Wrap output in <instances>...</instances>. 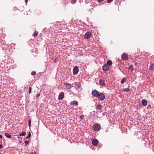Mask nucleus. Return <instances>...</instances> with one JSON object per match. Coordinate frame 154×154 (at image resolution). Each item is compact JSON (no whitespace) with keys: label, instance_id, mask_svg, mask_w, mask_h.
I'll use <instances>...</instances> for the list:
<instances>
[{"label":"nucleus","instance_id":"f257e3e1","mask_svg":"<svg viewBox=\"0 0 154 154\" xmlns=\"http://www.w3.org/2000/svg\"><path fill=\"white\" fill-rule=\"evenodd\" d=\"M100 125L98 124L94 125L93 126V128L96 131H99L100 129Z\"/></svg>","mask_w":154,"mask_h":154},{"label":"nucleus","instance_id":"f03ea898","mask_svg":"<svg viewBox=\"0 0 154 154\" xmlns=\"http://www.w3.org/2000/svg\"><path fill=\"white\" fill-rule=\"evenodd\" d=\"M79 71V69L77 66H75L73 69V73L74 75H75L77 74Z\"/></svg>","mask_w":154,"mask_h":154},{"label":"nucleus","instance_id":"7ed1b4c3","mask_svg":"<svg viewBox=\"0 0 154 154\" xmlns=\"http://www.w3.org/2000/svg\"><path fill=\"white\" fill-rule=\"evenodd\" d=\"M98 96L97 97L98 98L101 100H103L105 99V96L102 93H99Z\"/></svg>","mask_w":154,"mask_h":154},{"label":"nucleus","instance_id":"20e7f679","mask_svg":"<svg viewBox=\"0 0 154 154\" xmlns=\"http://www.w3.org/2000/svg\"><path fill=\"white\" fill-rule=\"evenodd\" d=\"M91 36V32H87L85 35V38L87 39H88Z\"/></svg>","mask_w":154,"mask_h":154},{"label":"nucleus","instance_id":"39448f33","mask_svg":"<svg viewBox=\"0 0 154 154\" xmlns=\"http://www.w3.org/2000/svg\"><path fill=\"white\" fill-rule=\"evenodd\" d=\"M99 92L95 90L92 91V94L95 97H97L98 96Z\"/></svg>","mask_w":154,"mask_h":154},{"label":"nucleus","instance_id":"423d86ee","mask_svg":"<svg viewBox=\"0 0 154 154\" xmlns=\"http://www.w3.org/2000/svg\"><path fill=\"white\" fill-rule=\"evenodd\" d=\"M122 59L124 60H126L128 59L127 54L125 53L122 54Z\"/></svg>","mask_w":154,"mask_h":154},{"label":"nucleus","instance_id":"0eeeda50","mask_svg":"<svg viewBox=\"0 0 154 154\" xmlns=\"http://www.w3.org/2000/svg\"><path fill=\"white\" fill-rule=\"evenodd\" d=\"M64 94L63 92H61L59 95L58 99L59 100H61L64 97Z\"/></svg>","mask_w":154,"mask_h":154},{"label":"nucleus","instance_id":"6e6552de","mask_svg":"<svg viewBox=\"0 0 154 154\" xmlns=\"http://www.w3.org/2000/svg\"><path fill=\"white\" fill-rule=\"evenodd\" d=\"M109 69V66L106 64H104L103 67V69L104 71H107Z\"/></svg>","mask_w":154,"mask_h":154},{"label":"nucleus","instance_id":"1a4fd4ad","mask_svg":"<svg viewBox=\"0 0 154 154\" xmlns=\"http://www.w3.org/2000/svg\"><path fill=\"white\" fill-rule=\"evenodd\" d=\"M99 85L101 86H104L105 85V81L103 79H100L99 81Z\"/></svg>","mask_w":154,"mask_h":154},{"label":"nucleus","instance_id":"9d476101","mask_svg":"<svg viewBox=\"0 0 154 154\" xmlns=\"http://www.w3.org/2000/svg\"><path fill=\"white\" fill-rule=\"evenodd\" d=\"M92 144L94 146H96L98 144V140L96 139H93L92 140Z\"/></svg>","mask_w":154,"mask_h":154},{"label":"nucleus","instance_id":"9b49d317","mask_svg":"<svg viewBox=\"0 0 154 154\" xmlns=\"http://www.w3.org/2000/svg\"><path fill=\"white\" fill-rule=\"evenodd\" d=\"M70 104L72 105H74L75 106H78V102L76 100L71 102Z\"/></svg>","mask_w":154,"mask_h":154},{"label":"nucleus","instance_id":"f8f14e48","mask_svg":"<svg viewBox=\"0 0 154 154\" xmlns=\"http://www.w3.org/2000/svg\"><path fill=\"white\" fill-rule=\"evenodd\" d=\"M66 86V87L68 89H70L72 87V85L71 84H69L68 83H66L64 84Z\"/></svg>","mask_w":154,"mask_h":154},{"label":"nucleus","instance_id":"ddd939ff","mask_svg":"<svg viewBox=\"0 0 154 154\" xmlns=\"http://www.w3.org/2000/svg\"><path fill=\"white\" fill-rule=\"evenodd\" d=\"M147 102L146 100L145 99L143 100L142 101V104L143 105L146 106L147 105Z\"/></svg>","mask_w":154,"mask_h":154},{"label":"nucleus","instance_id":"4468645a","mask_svg":"<svg viewBox=\"0 0 154 154\" xmlns=\"http://www.w3.org/2000/svg\"><path fill=\"white\" fill-rule=\"evenodd\" d=\"M149 69L152 70H153L154 69V65L153 64H151L149 66Z\"/></svg>","mask_w":154,"mask_h":154},{"label":"nucleus","instance_id":"2eb2a0df","mask_svg":"<svg viewBox=\"0 0 154 154\" xmlns=\"http://www.w3.org/2000/svg\"><path fill=\"white\" fill-rule=\"evenodd\" d=\"M5 135L8 138H11V136L7 133H5Z\"/></svg>","mask_w":154,"mask_h":154},{"label":"nucleus","instance_id":"dca6fc26","mask_svg":"<svg viewBox=\"0 0 154 154\" xmlns=\"http://www.w3.org/2000/svg\"><path fill=\"white\" fill-rule=\"evenodd\" d=\"M102 109V106L100 104H98L97 107L96 109L98 110H100Z\"/></svg>","mask_w":154,"mask_h":154},{"label":"nucleus","instance_id":"f3484780","mask_svg":"<svg viewBox=\"0 0 154 154\" xmlns=\"http://www.w3.org/2000/svg\"><path fill=\"white\" fill-rule=\"evenodd\" d=\"M76 86L79 89H80L81 87V85L78 82L76 83Z\"/></svg>","mask_w":154,"mask_h":154},{"label":"nucleus","instance_id":"a211bd4d","mask_svg":"<svg viewBox=\"0 0 154 154\" xmlns=\"http://www.w3.org/2000/svg\"><path fill=\"white\" fill-rule=\"evenodd\" d=\"M112 64V61L111 60H109L107 62V65L109 66Z\"/></svg>","mask_w":154,"mask_h":154},{"label":"nucleus","instance_id":"6ab92c4d","mask_svg":"<svg viewBox=\"0 0 154 154\" xmlns=\"http://www.w3.org/2000/svg\"><path fill=\"white\" fill-rule=\"evenodd\" d=\"M31 133L30 132L28 133V136L26 137V139L29 138L31 137Z\"/></svg>","mask_w":154,"mask_h":154},{"label":"nucleus","instance_id":"aec40b11","mask_svg":"<svg viewBox=\"0 0 154 154\" xmlns=\"http://www.w3.org/2000/svg\"><path fill=\"white\" fill-rule=\"evenodd\" d=\"M125 78H123L121 80V83L122 84L124 83L125 82Z\"/></svg>","mask_w":154,"mask_h":154},{"label":"nucleus","instance_id":"412c9836","mask_svg":"<svg viewBox=\"0 0 154 154\" xmlns=\"http://www.w3.org/2000/svg\"><path fill=\"white\" fill-rule=\"evenodd\" d=\"M130 90V89L128 88H125L123 89V91L125 92H128Z\"/></svg>","mask_w":154,"mask_h":154},{"label":"nucleus","instance_id":"4be33fe9","mask_svg":"<svg viewBox=\"0 0 154 154\" xmlns=\"http://www.w3.org/2000/svg\"><path fill=\"white\" fill-rule=\"evenodd\" d=\"M26 133L25 132H23L21 134H20V136H24L26 135Z\"/></svg>","mask_w":154,"mask_h":154},{"label":"nucleus","instance_id":"5701e85b","mask_svg":"<svg viewBox=\"0 0 154 154\" xmlns=\"http://www.w3.org/2000/svg\"><path fill=\"white\" fill-rule=\"evenodd\" d=\"M31 119H29L28 122V124L29 126V127H31Z\"/></svg>","mask_w":154,"mask_h":154},{"label":"nucleus","instance_id":"b1692460","mask_svg":"<svg viewBox=\"0 0 154 154\" xmlns=\"http://www.w3.org/2000/svg\"><path fill=\"white\" fill-rule=\"evenodd\" d=\"M38 33L37 32H35L34 33V36H36L38 35Z\"/></svg>","mask_w":154,"mask_h":154},{"label":"nucleus","instance_id":"393cba45","mask_svg":"<svg viewBox=\"0 0 154 154\" xmlns=\"http://www.w3.org/2000/svg\"><path fill=\"white\" fill-rule=\"evenodd\" d=\"M32 90V88L31 87H29V94L31 93Z\"/></svg>","mask_w":154,"mask_h":154},{"label":"nucleus","instance_id":"a878e982","mask_svg":"<svg viewBox=\"0 0 154 154\" xmlns=\"http://www.w3.org/2000/svg\"><path fill=\"white\" fill-rule=\"evenodd\" d=\"M76 0H71V3L72 4L75 3L76 2Z\"/></svg>","mask_w":154,"mask_h":154},{"label":"nucleus","instance_id":"bb28decb","mask_svg":"<svg viewBox=\"0 0 154 154\" xmlns=\"http://www.w3.org/2000/svg\"><path fill=\"white\" fill-rule=\"evenodd\" d=\"M29 141H27V140H26V141H25V145H27L28 144H29Z\"/></svg>","mask_w":154,"mask_h":154},{"label":"nucleus","instance_id":"cd10ccee","mask_svg":"<svg viewBox=\"0 0 154 154\" xmlns=\"http://www.w3.org/2000/svg\"><path fill=\"white\" fill-rule=\"evenodd\" d=\"M31 75H35L36 74V72H35L33 71L31 72Z\"/></svg>","mask_w":154,"mask_h":154},{"label":"nucleus","instance_id":"c85d7f7f","mask_svg":"<svg viewBox=\"0 0 154 154\" xmlns=\"http://www.w3.org/2000/svg\"><path fill=\"white\" fill-rule=\"evenodd\" d=\"M113 0H107V3H109L111 2H112Z\"/></svg>","mask_w":154,"mask_h":154},{"label":"nucleus","instance_id":"c756f323","mask_svg":"<svg viewBox=\"0 0 154 154\" xmlns=\"http://www.w3.org/2000/svg\"><path fill=\"white\" fill-rule=\"evenodd\" d=\"M40 96V93H38L36 95L37 97H38Z\"/></svg>","mask_w":154,"mask_h":154},{"label":"nucleus","instance_id":"7c9ffc66","mask_svg":"<svg viewBox=\"0 0 154 154\" xmlns=\"http://www.w3.org/2000/svg\"><path fill=\"white\" fill-rule=\"evenodd\" d=\"M30 154H36V152H31L30 153Z\"/></svg>","mask_w":154,"mask_h":154},{"label":"nucleus","instance_id":"2f4dec72","mask_svg":"<svg viewBox=\"0 0 154 154\" xmlns=\"http://www.w3.org/2000/svg\"><path fill=\"white\" fill-rule=\"evenodd\" d=\"M104 0H98V1L99 2H101L103 1Z\"/></svg>","mask_w":154,"mask_h":154},{"label":"nucleus","instance_id":"473e14b6","mask_svg":"<svg viewBox=\"0 0 154 154\" xmlns=\"http://www.w3.org/2000/svg\"><path fill=\"white\" fill-rule=\"evenodd\" d=\"M2 148V145H0V149Z\"/></svg>","mask_w":154,"mask_h":154},{"label":"nucleus","instance_id":"72a5a7b5","mask_svg":"<svg viewBox=\"0 0 154 154\" xmlns=\"http://www.w3.org/2000/svg\"><path fill=\"white\" fill-rule=\"evenodd\" d=\"M25 2L26 3V4L28 2V0H25Z\"/></svg>","mask_w":154,"mask_h":154},{"label":"nucleus","instance_id":"f704fd0d","mask_svg":"<svg viewBox=\"0 0 154 154\" xmlns=\"http://www.w3.org/2000/svg\"><path fill=\"white\" fill-rule=\"evenodd\" d=\"M2 135H0V138H2Z\"/></svg>","mask_w":154,"mask_h":154},{"label":"nucleus","instance_id":"c9c22d12","mask_svg":"<svg viewBox=\"0 0 154 154\" xmlns=\"http://www.w3.org/2000/svg\"><path fill=\"white\" fill-rule=\"evenodd\" d=\"M132 67V65H130L129 66V68H131Z\"/></svg>","mask_w":154,"mask_h":154},{"label":"nucleus","instance_id":"e433bc0d","mask_svg":"<svg viewBox=\"0 0 154 154\" xmlns=\"http://www.w3.org/2000/svg\"><path fill=\"white\" fill-rule=\"evenodd\" d=\"M46 89L45 88H44V91H45V90Z\"/></svg>","mask_w":154,"mask_h":154}]
</instances>
